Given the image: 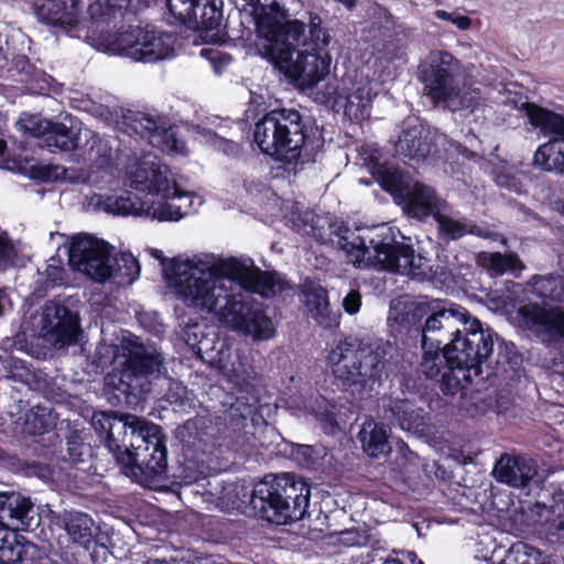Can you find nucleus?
<instances>
[{
  "label": "nucleus",
  "mask_w": 564,
  "mask_h": 564,
  "mask_svg": "<svg viewBox=\"0 0 564 564\" xmlns=\"http://www.w3.org/2000/svg\"><path fill=\"white\" fill-rule=\"evenodd\" d=\"M82 443L77 436H70L67 441L68 452L74 459L79 458L83 455Z\"/></svg>",
  "instance_id": "60"
},
{
  "label": "nucleus",
  "mask_w": 564,
  "mask_h": 564,
  "mask_svg": "<svg viewBox=\"0 0 564 564\" xmlns=\"http://www.w3.org/2000/svg\"><path fill=\"white\" fill-rule=\"evenodd\" d=\"M79 132L63 122L52 121L43 144L63 152H70L78 148Z\"/></svg>",
  "instance_id": "36"
},
{
  "label": "nucleus",
  "mask_w": 564,
  "mask_h": 564,
  "mask_svg": "<svg viewBox=\"0 0 564 564\" xmlns=\"http://www.w3.org/2000/svg\"><path fill=\"white\" fill-rule=\"evenodd\" d=\"M202 56L207 57L216 68L228 64L230 58L228 54L207 48L202 50Z\"/></svg>",
  "instance_id": "58"
},
{
  "label": "nucleus",
  "mask_w": 564,
  "mask_h": 564,
  "mask_svg": "<svg viewBox=\"0 0 564 564\" xmlns=\"http://www.w3.org/2000/svg\"><path fill=\"white\" fill-rule=\"evenodd\" d=\"M533 155V164L543 172L564 175V135L547 134Z\"/></svg>",
  "instance_id": "27"
},
{
  "label": "nucleus",
  "mask_w": 564,
  "mask_h": 564,
  "mask_svg": "<svg viewBox=\"0 0 564 564\" xmlns=\"http://www.w3.org/2000/svg\"><path fill=\"white\" fill-rule=\"evenodd\" d=\"M108 208L115 215L142 216L145 215L147 203L132 192L126 191L122 195L108 198Z\"/></svg>",
  "instance_id": "39"
},
{
  "label": "nucleus",
  "mask_w": 564,
  "mask_h": 564,
  "mask_svg": "<svg viewBox=\"0 0 564 564\" xmlns=\"http://www.w3.org/2000/svg\"><path fill=\"white\" fill-rule=\"evenodd\" d=\"M127 119L130 120L129 126L131 129L142 138L151 139L158 135L163 128L159 118L144 112H137L131 117H127Z\"/></svg>",
  "instance_id": "44"
},
{
  "label": "nucleus",
  "mask_w": 564,
  "mask_h": 564,
  "mask_svg": "<svg viewBox=\"0 0 564 564\" xmlns=\"http://www.w3.org/2000/svg\"><path fill=\"white\" fill-rule=\"evenodd\" d=\"M14 256V247L12 241L6 234L0 235V269L7 265Z\"/></svg>",
  "instance_id": "54"
},
{
  "label": "nucleus",
  "mask_w": 564,
  "mask_h": 564,
  "mask_svg": "<svg viewBox=\"0 0 564 564\" xmlns=\"http://www.w3.org/2000/svg\"><path fill=\"white\" fill-rule=\"evenodd\" d=\"M426 307L411 303L395 311L388 318L393 343L372 332L347 335L338 340L330 352H406L421 344L422 352H494L495 340L499 352H517L516 345H508L491 329H484L480 321L471 318L459 305L440 310L430 315L424 324Z\"/></svg>",
  "instance_id": "1"
},
{
  "label": "nucleus",
  "mask_w": 564,
  "mask_h": 564,
  "mask_svg": "<svg viewBox=\"0 0 564 564\" xmlns=\"http://www.w3.org/2000/svg\"><path fill=\"white\" fill-rule=\"evenodd\" d=\"M7 534L8 533L6 532L4 536L0 539V552L2 558L6 556L7 552L12 553L13 551L12 546L7 543Z\"/></svg>",
  "instance_id": "63"
},
{
  "label": "nucleus",
  "mask_w": 564,
  "mask_h": 564,
  "mask_svg": "<svg viewBox=\"0 0 564 564\" xmlns=\"http://www.w3.org/2000/svg\"><path fill=\"white\" fill-rule=\"evenodd\" d=\"M124 361L121 369H113L106 377L107 386L122 393H133L135 390L148 391L143 379L158 378L162 370L161 355H121Z\"/></svg>",
  "instance_id": "13"
},
{
  "label": "nucleus",
  "mask_w": 564,
  "mask_h": 564,
  "mask_svg": "<svg viewBox=\"0 0 564 564\" xmlns=\"http://www.w3.org/2000/svg\"><path fill=\"white\" fill-rule=\"evenodd\" d=\"M216 144L218 149L226 155L238 156L241 153V145L238 142L217 137Z\"/></svg>",
  "instance_id": "56"
},
{
  "label": "nucleus",
  "mask_w": 564,
  "mask_h": 564,
  "mask_svg": "<svg viewBox=\"0 0 564 564\" xmlns=\"http://www.w3.org/2000/svg\"><path fill=\"white\" fill-rule=\"evenodd\" d=\"M531 292L542 300L544 305L564 303V273L533 275L529 282Z\"/></svg>",
  "instance_id": "33"
},
{
  "label": "nucleus",
  "mask_w": 564,
  "mask_h": 564,
  "mask_svg": "<svg viewBox=\"0 0 564 564\" xmlns=\"http://www.w3.org/2000/svg\"><path fill=\"white\" fill-rule=\"evenodd\" d=\"M433 219L437 225V238L443 242L456 241L473 232L466 224L445 215V212H438Z\"/></svg>",
  "instance_id": "40"
},
{
  "label": "nucleus",
  "mask_w": 564,
  "mask_h": 564,
  "mask_svg": "<svg viewBox=\"0 0 564 564\" xmlns=\"http://www.w3.org/2000/svg\"><path fill=\"white\" fill-rule=\"evenodd\" d=\"M172 197L173 193L170 194V198L147 203L145 216H150L159 221H178L182 219L188 213L186 210L187 206L175 204L176 199Z\"/></svg>",
  "instance_id": "38"
},
{
  "label": "nucleus",
  "mask_w": 564,
  "mask_h": 564,
  "mask_svg": "<svg viewBox=\"0 0 564 564\" xmlns=\"http://www.w3.org/2000/svg\"><path fill=\"white\" fill-rule=\"evenodd\" d=\"M492 475L501 484L525 488L538 476V464L529 457L503 454L496 463Z\"/></svg>",
  "instance_id": "19"
},
{
  "label": "nucleus",
  "mask_w": 564,
  "mask_h": 564,
  "mask_svg": "<svg viewBox=\"0 0 564 564\" xmlns=\"http://www.w3.org/2000/svg\"><path fill=\"white\" fill-rule=\"evenodd\" d=\"M135 177L137 183L143 184L150 193L161 195L162 198H170V194L173 193V199H189L188 194L181 192L158 163L142 162L137 169Z\"/></svg>",
  "instance_id": "24"
},
{
  "label": "nucleus",
  "mask_w": 564,
  "mask_h": 564,
  "mask_svg": "<svg viewBox=\"0 0 564 564\" xmlns=\"http://www.w3.org/2000/svg\"><path fill=\"white\" fill-rule=\"evenodd\" d=\"M111 246L87 234L72 238L68 249L69 264L96 282H105L112 275Z\"/></svg>",
  "instance_id": "12"
},
{
  "label": "nucleus",
  "mask_w": 564,
  "mask_h": 564,
  "mask_svg": "<svg viewBox=\"0 0 564 564\" xmlns=\"http://www.w3.org/2000/svg\"><path fill=\"white\" fill-rule=\"evenodd\" d=\"M196 267L177 258L169 260L165 272L176 296L188 307L214 313L220 323L259 339L270 338L274 329L262 305L250 295L232 293L204 272L196 275Z\"/></svg>",
  "instance_id": "2"
},
{
  "label": "nucleus",
  "mask_w": 564,
  "mask_h": 564,
  "mask_svg": "<svg viewBox=\"0 0 564 564\" xmlns=\"http://www.w3.org/2000/svg\"><path fill=\"white\" fill-rule=\"evenodd\" d=\"M32 507L30 498L18 491L0 492V523L14 530L24 529Z\"/></svg>",
  "instance_id": "26"
},
{
  "label": "nucleus",
  "mask_w": 564,
  "mask_h": 564,
  "mask_svg": "<svg viewBox=\"0 0 564 564\" xmlns=\"http://www.w3.org/2000/svg\"><path fill=\"white\" fill-rule=\"evenodd\" d=\"M424 355L421 362L422 371L430 378L442 375V391L448 395L459 394L462 400L468 399L470 383L481 375V364L489 355Z\"/></svg>",
  "instance_id": "8"
},
{
  "label": "nucleus",
  "mask_w": 564,
  "mask_h": 564,
  "mask_svg": "<svg viewBox=\"0 0 564 564\" xmlns=\"http://www.w3.org/2000/svg\"><path fill=\"white\" fill-rule=\"evenodd\" d=\"M519 315L525 324L540 326L544 329L550 315V308L545 310L536 303H528L519 308Z\"/></svg>",
  "instance_id": "47"
},
{
  "label": "nucleus",
  "mask_w": 564,
  "mask_h": 564,
  "mask_svg": "<svg viewBox=\"0 0 564 564\" xmlns=\"http://www.w3.org/2000/svg\"><path fill=\"white\" fill-rule=\"evenodd\" d=\"M158 135L161 137L165 147L172 151L180 152L181 148L184 147L183 142L177 139L176 134L171 129L163 127Z\"/></svg>",
  "instance_id": "55"
},
{
  "label": "nucleus",
  "mask_w": 564,
  "mask_h": 564,
  "mask_svg": "<svg viewBox=\"0 0 564 564\" xmlns=\"http://www.w3.org/2000/svg\"><path fill=\"white\" fill-rule=\"evenodd\" d=\"M319 220V217L311 210L292 212L291 214V221L293 224V228L297 232H304L311 235L312 237L318 240H323L324 235L317 225Z\"/></svg>",
  "instance_id": "43"
},
{
  "label": "nucleus",
  "mask_w": 564,
  "mask_h": 564,
  "mask_svg": "<svg viewBox=\"0 0 564 564\" xmlns=\"http://www.w3.org/2000/svg\"><path fill=\"white\" fill-rule=\"evenodd\" d=\"M337 359L333 361L334 375L344 382L356 384L361 383L366 378L373 377L375 365L379 362L375 355H334Z\"/></svg>",
  "instance_id": "23"
},
{
  "label": "nucleus",
  "mask_w": 564,
  "mask_h": 564,
  "mask_svg": "<svg viewBox=\"0 0 564 564\" xmlns=\"http://www.w3.org/2000/svg\"><path fill=\"white\" fill-rule=\"evenodd\" d=\"M361 306V294L357 290H350L343 300V307L346 313L354 315L359 312Z\"/></svg>",
  "instance_id": "53"
},
{
  "label": "nucleus",
  "mask_w": 564,
  "mask_h": 564,
  "mask_svg": "<svg viewBox=\"0 0 564 564\" xmlns=\"http://www.w3.org/2000/svg\"><path fill=\"white\" fill-rule=\"evenodd\" d=\"M53 120L45 119L39 113H24L18 124L28 137L37 138L44 142Z\"/></svg>",
  "instance_id": "42"
},
{
  "label": "nucleus",
  "mask_w": 564,
  "mask_h": 564,
  "mask_svg": "<svg viewBox=\"0 0 564 564\" xmlns=\"http://www.w3.org/2000/svg\"><path fill=\"white\" fill-rule=\"evenodd\" d=\"M121 352H148L142 344L138 343V338L128 330L121 329Z\"/></svg>",
  "instance_id": "52"
},
{
  "label": "nucleus",
  "mask_w": 564,
  "mask_h": 564,
  "mask_svg": "<svg viewBox=\"0 0 564 564\" xmlns=\"http://www.w3.org/2000/svg\"><path fill=\"white\" fill-rule=\"evenodd\" d=\"M9 72H14L12 76L18 75L19 80L31 90L43 93L50 88L52 76L37 68L24 54H18L12 58Z\"/></svg>",
  "instance_id": "32"
},
{
  "label": "nucleus",
  "mask_w": 564,
  "mask_h": 564,
  "mask_svg": "<svg viewBox=\"0 0 564 564\" xmlns=\"http://www.w3.org/2000/svg\"><path fill=\"white\" fill-rule=\"evenodd\" d=\"M280 129L278 135L282 141V150L278 158L294 170L297 166L315 162L316 154L324 147V139L315 121L304 117L295 109H280Z\"/></svg>",
  "instance_id": "7"
},
{
  "label": "nucleus",
  "mask_w": 564,
  "mask_h": 564,
  "mask_svg": "<svg viewBox=\"0 0 564 564\" xmlns=\"http://www.w3.org/2000/svg\"><path fill=\"white\" fill-rule=\"evenodd\" d=\"M301 40L294 41L288 35L276 43L259 44L258 50L290 84L303 89L312 88L328 75L332 57L328 46L303 44L301 50H296Z\"/></svg>",
  "instance_id": "5"
},
{
  "label": "nucleus",
  "mask_w": 564,
  "mask_h": 564,
  "mask_svg": "<svg viewBox=\"0 0 564 564\" xmlns=\"http://www.w3.org/2000/svg\"><path fill=\"white\" fill-rule=\"evenodd\" d=\"M223 0H174L170 15L189 29L217 31L223 21Z\"/></svg>",
  "instance_id": "15"
},
{
  "label": "nucleus",
  "mask_w": 564,
  "mask_h": 564,
  "mask_svg": "<svg viewBox=\"0 0 564 564\" xmlns=\"http://www.w3.org/2000/svg\"><path fill=\"white\" fill-rule=\"evenodd\" d=\"M460 62L447 51H433L420 63L417 77L424 84L427 97L434 102H445L453 98L456 90V76Z\"/></svg>",
  "instance_id": "10"
},
{
  "label": "nucleus",
  "mask_w": 564,
  "mask_h": 564,
  "mask_svg": "<svg viewBox=\"0 0 564 564\" xmlns=\"http://www.w3.org/2000/svg\"><path fill=\"white\" fill-rule=\"evenodd\" d=\"M89 155L96 160H100L101 163H108L112 158V150L108 141L95 134L91 138L89 147Z\"/></svg>",
  "instance_id": "49"
},
{
  "label": "nucleus",
  "mask_w": 564,
  "mask_h": 564,
  "mask_svg": "<svg viewBox=\"0 0 564 564\" xmlns=\"http://www.w3.org/2000/svg\"><path fill=\"white\" fill-rule=\"evenodd\" d=\"M549 341L564 344V308L550 307V315L543 329Z\"/></svg>",
  "instance_id": "46"
},
{
  "label": "nucleus",
  "mask_w": 564,
  "mask_h": 564,
  "mask_svg": "<svg viewBox=\"0 0 564 564\" xmlns=\"http://www.w3.org/2000/svg\"><path fill=\"white\" fill-rule=\"evenodd\" d=\"M497 184L516 193H520V181L512 175L501 174L497 177Z\"/></svg>",
  "instance_id": "59"
},
{
  "label": "nucleus",
  "mask_w": 564,
  "mask_h": 564,
  "mask_svg": "<svg viewBox=\"0 0 564 564\" xmlns=\"http://www.w3.org/2000/svg\"><path fill=\"white\" fill-rule=\"evenodd\" d=\"M305 24V29H308V39H305V34L302 36L301 43L303 44H317L323 46H328L330 36L325 28H323V21L318 13L308 12L307 24Z\"/></svg>",
  "instance_id": "45"
},
{
  "label": "nucleus",
  "mask_w": 564,
  "mask_h": 564,
  "mask_svg": "<svg viewBox=\"0 0 564 564\" xmlns=\"http://www.w3.org/2000/svg\"><path fill=\"white\" fill-rule=\"evenodd\" d=\"M41 332L45 341L63 349L78 339L79 315L62 303L48 301L43 308Z\"/></svg>",
  "instance_id": "14"
},
{
  "label": "nucleus",
  "mask_w": 564,
  "mask_h": 564,
  "mask_svg": "<svg viewBox=\"0 0 564 564\" xmlns=\"http://www.w3.org/2000/svg\"><path fill=\"white\" fill-rule=\"evenodd\" d=\"M299 292L304 297V304L312 317L321 327L332 329L339 325L338 316L330 308L326 288L313 279L306 278L299 285Z\"/></svg>",
  "instance_id": "20"
},
{
  "label": "nucleus",
  "mask_w": 564,
  "mask_h": 564,
  "mask_svg": "<svg viewBox=\"0 0 564 564\" xmlns=\"http://www.w3.org/2000/svg\"><path fill=\"white\" fill-rule=\"evenodd\" d=\"M246 1L252 8L257 36L264 41L262 44L276 43V40L288 35L299 41L304 35L303 21L288 20L289 11L276 0Z\"/></svg>",
  "instance_id": "11"
},
{
  "label": "nucleus",
  "mask_w": 564,
  "mask_h": 564,
  "mask_svg": "<svg viewBox=\"0 0 564 564\" xmlns=\"http://www.w3.org/2000/svg\"><path fill=\"white\" fill-rule=\"evenodd\" d=\"M310 488L293 474H282L259 482L250 505L263 519L273 523L299 520L306 512Z\"/></svg>",
  "instance_id": "6"
},
{
  "label": "nucleus",
  "mask_w": 564,
  "mask_h": 564,
  "mask_svg": "<svg viewBox=\"0 0 564 564\" xmlns=\"http://www.w3.org/2000/svg\"><path fill=\"white\" fill-rule=\"evenodd\" d=\"M210 358L206 359L205 355L198 354L196 357L204 362H207L210 367H216L220 372L225 373V368L221 365V358L219 355H208Z\"/></svg>",
  "instance_id": "61"
},
{
  "label": "nucleus",
  "mask_w": 564,
  "mask_h": 564,
  "mask_svg": "<svg viewBox=\"0 0 564 564\" xmlns=\"http://www.w3.org/2000/svg\"><path fill=\"white\" fill-rule=\"evenodd\" d=\"M280 109L271 110L265 113L254 124L253 142L257 144L261 153L270 156L278 162L280 150H282V141L278 135L280 129Z\"/></svg>",
  "instance_id": "25"
},
{
  "label": "nucleus",
  "mask_w": 564,
  "mask_h": 564,
  "mask_svg": "<svg viewBox=\"0 0 564 564\" xmlns=\"http://www.w3.org/2000/svg\"><path fill=\"white\" fill-rule=\"evenodd\" d=\"M94 429L122 473L142 486H151L167 467L166 447L160 426L130 413L101 412L93 416Z\"/></svg>",
  "instance_id": "3"
},
{
  "label": "nucleus",
  "mask_w": 564,
  "mask_h": 564,
  "mask_svg": "<svg viewBox=\"0 0 564 564\" xmlns=\"http://www.w3.org/2000/svg\"><path fill=\"white\" fill-rule=\"evenodd\" d=\"M382 419L395 420L398 425L408 432L423 433L426 426V413L409 400L383 399L381 404Z\"/></svg>",
  "instance_id": "22"
},
{
  "label": "nucleus",
  "mask_w": 564,
  "mask_h": 564,
  "mask_svg": "<svg viewBox=\"0 0 564 564\" xmlns=\"http://www.w3.org/2000/svg\"><path fill=\"white\" fill-rule=\"evenodd\" d=\"M429 130L419 119H408L403 122V129L395 143V151L408 160L421 161L431 152Z\"/></svg>",
  "instance_id": "21"
},
{
  "label": "nucleus",
  "mask_w": 564,
  "mask_h": 564,
  "mask_svg": "<svg viewBox=\"0 0 564 564\" xmlns=\"http://www.w3.org/2000/svg\"><path fill=\"white\" fill-rule=\"evenodd\" d=\"M129 2L117 0H88L87 12L91 21L115 14L127 9ZM84 0H36L35 15L42 23L61 29L76 28L83 13Z\"/></svg>",
  "instance_id": "9"
},
{
  "label": "nucleus",
  "mask_w": 564,
  "mask_h": 564,
  "mask_svg": "<svg viewBox=\"0 0 564 564\" xmlns=\"http://www.w3.org/2000/svg\"><path fill=\"white\" fill-rule=\"evenodd\" d=\"M330 232L339 238L341 248L354 256L358 263L366 262L382 270L419 280L435 278L436 272L433 270L431 260L415 253L412 245L398 241L392 227L386 225L376 227L368 237H358V243L348 240L349 228L345 223H340Z\"/></svg>",
  "instance_id": "4"
},
{
  "label": "nucleus",
  "mask_w": 564,
  "mask_h": 564,
  "mask_svg": "<svg viewBox=\"0 0 564 564\" xmlns=\"http://www.w3.org/2000/svg\"><path fill=\"white\" fill-rule=\"evenodd\" d=\"M530 514L546 533L564 540V502L551 507L536 503L530 509Z\"/></svg>",
  "instance_id": "35"
},
{
  "label": "nucleus",
  "mask_w": 564,
  "mask_h": 564,
  "mask_svg": "<svg viewBox=\"0 0 564 564\" xmlns=\"http://www.w3.org/2000/svg\"><path fill=\"white\" fill-rule=\"evenodd\" d=\"M220 269L227 278L237 281L243 290L250 293L270 296L283 290L282 286L278 288L279 276L275 272L263 271L252 261L250 265H247L238 259L230 258L221 263Z\"/></svg>",
  "instance_id": "17"
},
{
  "label": "nucleus",
  "mask_w": 564,
  "mask_h": 564,
  "mask_svg": "<svg viewBox=\"0 0 564 564\" xmlns=\"http://www.w3.org/2000/svg\"><path fill=\"white\" fill-rule=\"evenodd\" d=\"M292 454L300 464L306 466L313 465L319 456V453L310 445H296Z\"/></svg>",
  "instance_id": "51"
},
{
  "label": "nucleus",
  "mask_w": 564,
  "mask_h": 564,
  "mask_svg": "<svg viewBox=\"0 0 564 564\" xmlns=\"http://www.w3.org/2000/svg\"><path fill=\"white\" fill-rule=\"evenodd\" d=\"M362 101L361 93H356L347 98V102L345 105V112L349 115H354L356 118L364 115L365 105H361L359 108V102Z\"/></svg>",
  "instance_id": "57"
},
{
  "label": "nucleus",
  "mask_w": 564,
  "mask_h": 564,
  "mask_svg": "<svg viewBox=\"0 0 564 564\" xmlns=\"http://www.w3.org/2000/svg\"><path fill=\"white\" fill-rule=\"evenodd\" d=\"M357 437L364 452L370 457L378 458L391 451L387 426L373 419H367L362 423Z\"/></svg>",
  "instance_id": "29"
},
{
  "label": "nucleus",
  "mask_w": 564,
  "mask_h": 564,
  "mask_svg": "<svg viewBox=\"0 0 564 564\" xmlns=\"http://www.w3.org/2000/svg\"><path fill=\"white\" fill-rule=\"evenodd\" d=\"M435 15L436 18H438L440 20H443V21H449L452 22L453 18H454V14L453 13H449L445 10H437L435 12Z\"/></svg>",
  "instance_id": "64"
},
{
  "label": "nucleus",
  "mask_w": 564,
  "mask_h": 564,
  "mask_svg": "<svg viewBox=\"0 0 564 564\" xmlns=\"http://www.w3.org/2000/svg\"><path fill=\"white\" fill-rule=\"evenodd\" d=\"M452 23L455 24L459 30H468L471 25V19L467 15H454Z\"/></svg>",
  "instance_id": "62"
},
{
  "label": "nucleus",
  "mask_w": 564,
  "mask_h": 564,
  "mask_svg": "<svg viewBox=\"0 0 564 564\" xmlns=\"http://www.w3.org/2000/svg\"><path fill=\"white\" fill-rule=\"evenodd\" d=\"M477 264L484 268L491 276H501L511 273L518 276L524 269V264L518 253L481 251L477 254Z\"/></svg>",
  "instance_id": "30"
},
{
  "label": "nucleus",
  "mask_w": 564,
  "mask_h": 564,
  "mask_svg": "<svg viewBox=\"0 0 564 564\" xmlns=\"http://www.w3.org/2000/svg\"><path fill=\"white\" fill-rule=\"evenodd\" d=\"M62 523L70 541L84 547H88L94 539V520L84 512H66L62 518Z\"/></svg>",
  "instance_id": "34"
},
{
  "label": "nucleus",
  "mask_w": 564,
  "mask_h": 564,
  "mask_svg": "<svg viewBox=\"0 0 564 564\" xmlns=\"http://www.w3.org/2000/svg\"><path fill=\"white\" fill-rule=\"evenodd\" d=\"M399 203L408 216L420 221H426L449 207L447 200L433 186L420 181L409 184Z\"/></svg>",
  "instance_id": "18"
},
{
  "label": "nucleus",
  "mask_w": 564,
  "mask_h": 564,
  "mask_svg": "<svg viewBox=\"0 0 564 564\" xmlns=\"http://www.w3.org/2000/svg\"><path fill=\"white\" fill-rule=\"evenodd\" d=\"M521 109L528 122L542 135H564L563 115L530 101L522 104Z\"/></svg>",
  "instance_id": "28"
},
{
  "label": "nucleus",
  "mask_w": 564,
  "mask_h": 564,
  "mask_svg": "<svg viewBox=\"0 0 564 564\" xmlns=\"http://www.w3.org/2000/svg\"><path fill=\"white\" fill-rule=\"evenodd\" d=\"M120 261L122 262V265H119L118 270L121 271L124 269L123 275L126 276V282L130 284L140 275L139 261L132 256V253H122Z\"/></svg>",
  "instance_id": "50"
},
{
  "label": "nucleus",
  "mask_w": 564,
  "mask_h": 564,
  "mask_svg": "<svg viewBox=\"0 0 564 564\" xmlns=\"http://www.w3.org/2000/svg\"><path fill=\"white\" fill-rule=\"evenodd\" d=\"M55 425V416L51 409L36 405L24 415L23 432L29 435H42L51 431Z\"/></svg>",
  "instance_id": "37"
},
{
  "label": "nucleus",
  "mask_w": 564,
  "mask_h": 564,
  "mask_svg": "<svg viewBox=\"0 0 564 564\" xmlns=\"http://www.w3.org/2000/svg\"><path fill=\"white\" fill-rule=\"evenodd\" d=\"M369 169L380 187L400 200L410 184L403 172L388 162H380L378 159L370 161Z\"/></svg>",
  "instance_id": "31"
},
{
  "label": "nucleus",
  "mask_w": 564,
  "mask_h": 564,
  "mask_svg": "<svg viewBox=\"0 0 564 564\" xmlns=\"http://www.w3.org/2000/svg\"><path fill=\"white\" fill-rule=\"evenodd\" d=\"M0 362L3 364L8 377L26 384H32L40 378V373L32 367L28 366L24 360L12 355H4V357L0 356Z\"/></svg>",
  "instance_id": "41"
},
{
  "label": "nucleus",
  "mask_w": 564,
  "mask_h": 564,
  "mask_svg": "<svg viewBox=\"0 0 564 564\" xmlns=\"http://www.w3.org/2000/svg\"><path fill=\"white\" fill-rule=\"evenodd\" d=\"M118 43L127 56L142 63H154L172 57L174 48L153 32L134 28L120 33Z\"/></svg>",
  "instance_id": "16"
},
{
  "label": "nucleus",
  "mask_w": 564,
  "mask_h": 564,
  "mask_svg": "<svg viewBox=\"0 0 564 564\" xmlns=\"http://www.w3.org/2000/svg\"><path fill=\"white\" fill-rule=\"evenodd\" d=\"M66 169L54 164H35L30 167V177L48 183L64 178Z\"/></svg>",
  "instance_id": "48"
}]
</instances>
